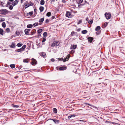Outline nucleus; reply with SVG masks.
<instances>
[{
	"label": "nucleus",
	"mask_w": 125,
	"mask_h": 125,
	"mask_svg": "<svg viewBox=\"0 0 125 125\" xmlns=\"http://www.w3.org/2000/svg\"><path fill=\"white\" fill-rule=\"evenodd\" d=\"M59 43L58 41H56L53 42L51 46V47H54V46H57L59 44Z\"/></svg>",
	"instance_id": "f257e3e1"
},
{
	"label": "nucleus",
	"mask_w": 125,
	"mask_h": 125,
	"mask_svg": "<svg viewBox=\"0 0 125 125\" xmlns=\"http://www.w3.org/2000/svg\"><path fill=\"white\" fill-rule=\"evenodd\" d=\"M104 16L106 19H109L111 18V15L110 13L106 12L104 14Z\"/></svg>",
	"instance_id": "f03ea898"
},
{
	"label": "nucleus",
	"mask_w": 125,
	"mask_h": 125,
	"mask_svg": "<svg viewBox=\"0 0 125 125\" xmlns=\"http://www.w3.org/2000/svg\"><path fill=\"white\" fill-rule=\"evenodd\" d=\"M58 68V67H57L56 68L57 69ZM67 69V67L65 66H63L62 67H60L58 69H57V70H59L60 71H63L66 70Z\"/></svg>",
	"instance_id": "7ed1b4c3"
},
{
	"label": "nucleus",
	"mask_w": 125,
	"mask_h": 125,
	"mask_svg": "<svg viewBox=\"0 0 125 125\" xmlns=\"http://www.w3.org/2000/svg\"><path fill=\"white\" fill-rule=\"evenodd\" d=\"M0 11L1 12V13L4 15H6L8 13V10L5 9H3L0 10Z\"/></svg>",
	"instance_id": "20e7f679"
},
{
	"label": "nucleus",
	"mask_w": 125,
	"mask_h": 125,
	"mask_svg": "<svg viewBox=\"0 0 125 125\" xmlns=\"http://www.w3.org/2000/svg\"><path fill=\"white\" fill-rule=\"evenodd\" d=\"M66 16L68 18H71L72 16L70 12L69 11H66Z\"/></svg>",
	"instance_id": "39448f33"
},
{
	"label": "nucleus",
	"mask_w": 125,
	"mask_h": 125,
	"mask_svg": "<svg viewBox=\"0 0 125 125\" xmlns=\"http://www.w3.org/2000/svg\"><path fill=\"white\" fill-rule=\"evenodd\" d=\"M33 5V3L31 2H30L29 3L27 4L25 6V8L26 9L30 6H32Z\"/></svg>",
	"instance_id": "423d86ee"
},
{
	"label": "nucleus",
	"mask_w": 125,
	"mask_h": 125,
	"mask_svg": "<svg viewBox=\"0 0 125 125\" xmlns=\"http://www.w3.org/2000/svg\"><path fill=\"white\" fill-rule=\"evenodd\" d=\"M31 60L32 61V62H31V64L32 65H33L34 64H37V62L35 59L32 58L31 59Z\"/></svg>",
	"instance_id": "0eeeda50"
},
{
	"label": "nucleus",
	"mask_w": 125,
	"mask_h": 125,
	"mask_svg": "<svg viewBox=\"0 0 125 125\" xmlns=\"http://www.w3.org/2000/svg\"><path fill=\"white\" fill-rule=\"evenodd\" d=\"M49 120H53V122L56 124H58L60 122L59 120L57 119H50Z\"/></svg>",
	"instance_id": "6e6552de"
},
{
	"label": "nucleus",
	"mask_w": 125,
	"mask_h": 125,
	"mask_svg": "<svg viewBox=\"0 0 125 125\" xmlns=\"http://www.w3.org/2000/svg\"><path fill=\"white\" fill-rule=\"evenodd\" d=\"M44 17H43L41 19H40L39 20V21L40 22L39 25H41L42 23L43 22L44 20Z\"/></svg>",
	"instance_id": "1a4fd4ad"
},
{
	"label": "nucleus",
	"mask_w": 125,
	"mask_h": 125,
	"mask_svg": "<svg viewBox=\"0 0 125 125\" xmlns=\"http://www.w3.org/2000/svg\"><path fill=\"white\" fill-rule=\"evenodd\" d=\"M19 2V0H16L12 3V5L14 6L17 5Z\"/></svg>",
	"instance_id": "9d476101"
},
{
	"label": "nucleus",
	"mask_w": 125,
	"mask_h": 125,
	"mask_svg": "<svg viewBox=\"0 0 125 125\" xmlns=\"http://www.w3.org/2000/svg\"><path fill=\"white\" fill-rule=\"evenodd\" d=\"M77 45H72L71 46L70 49L72 50L75 49L77 47Z\"/></svg>",
	"instance_id": "9b49d317"
},
{
	"label": "nucleus",
	"mask_w": 125,
	"mask_h": 125,
	"mask_svg": "<svg viewBox=\"0 0 125 125\" xmlns=\"http://www.w3.org/2000/svg\"><path fill=\"white\" fill-rule=\"evenodd\" d=\"M88 41L90 42H91L94 39L92 37H89L87 39Z\"/></svg>",
	"instance_id": "f8f14e48"
},
{
	"label": "nucleus",
	"mask_w": 125,
	"mask_h": 125,
	"mask_svg": "<svg viewBox=\"0 0 125 125\" xmlns=\"http://www.w3.org/2000/svg\"><path fill=\"white\" fill-rule=\"evenodd\" d=\"M24 32L25 34L27 35H30V34H29V31H28V29H26L24 30Z\"/></svg>",
	"instance_id": "ddd939ff"
},
{
	"label": "nucleus",
	"mask_w": 125,
	"mask_h": 125,
	"mask_svg": "<svg viewBox=\"0 0 125 125\" xmlns=\"http://www.w3.org/2000/svg\"><path fill=\"white\" fill-rule=\"evenodd\" d=\"M10 47L11 48H14L15 47V43L12 42V44L10 46Z\"/></svg>",
	"instance_id": "4468645a"
},
{
	"label": "nucleus",
	"mask_w": 125,
	"mask_h": 125,
	"mask_svg": "<svg viewBox=\"0 0 125 125\" xmlns=\"http://www.w3.org/2000/svg\"><path fill=\"white\" fill-rule=\"evenodd\" d=\"M85 104H86V105H89L90 106H92L94 108H96V107H95V106H94V105H92L91 104H89L88 103H85Z\"/></svg>",
	"instance_id": "2eb2a0df"
},
{
	"label": "nucleus",
	"mask_w": 125,
	"mask_h": 125,
	"mask_svg": "<svg viewBox=\"0 0 125 125\" xmlns=\"http://www.w3.org/2000/svg\"><path fill=\"white\" fill-rule=\"evenodd\" d=\"M105 123H112L113 124H117L116 123L111 122V121H106L105 122Z\"/></svg>",
	"instance_id": "dca6fc26"
},
{
	"label": "nucleus",
	"mask_w": 125,
	"mask_h": 125,
	"mask_svg": "<svg viewBox=\"0 0 125 125\" xmlns=\"http://www.w3.org/2000/svg\"><path fill=\"white\" fill-rule=\"evenodd\" d=\"M76 116V115H75V114H74L68 116V119H69L72 117H74Z\"/></svg>",
	"instance_id": "f3484780"
},
{
	"label": "nucleus",
	"mask_w": 125,
	"mask_h": 125,
	"mask_svg": "<svg viewBox=\"0 0 125 125\" xmlns=\"http://www.w3.org/2000/svg\"><path fill=\"white\" fill-rule=\"evenodd\" d=\"M101 29V27L100 26H97L95 29V30L96 31H98L99 30Z\"/></svg>",
	"instance_id": "a211bd4d"
},
{
	"label": "nucleus",
	"mask_w": 125,
	"mask_h": 125,
	"mask_svg": "<svg viewBox=\"0 0 125 125\" xmlns=\"http://www.w3.org/2000/svg\"><path fill=\"white\" fill-rule=\"evenodd\" d=\"M41 56L43 57V58H45L46 55L45 53L44 52H42L41 53Z\"/></svg>",
	"instance_id": "6ab92c4d"
},
{
	"label": "nucleus",
	"mask_w": 125,
	"mask_h": 125,
	"mask_svg": "<svg viewBox=\"0 0 125 125\" xmlns=\"http://www.w3.org/2000/svg\"><path fill=\"white\" fill-rule=\"evenodd\" d=\"M39 10L41 12H42L44 10V7L42 6L40 7L39 8Z\"/></svg>",
	"instance_id": "aec40b11"
},
{
	"label": "nucleus",
	"mask_w": 125,
	"mask_h": 125,
	"mask_svg": "<svg viewBox=\"0 0 125 125\" xmlns=\"http://www.w3.org/2000/svg\"><path fill=\"white\" fill-rule=\"evenodd\" d=\"M87 32V31L86 30H83L82 31V33L83 34H85Z\"/></svg>",
	"instance_id": "412c9836"
},
{
	"label": "nucleus",
	"mask_w": 125,
	"mask_h": 125,
	"mask_svg": "<svg viewBox=\"0 0 125 125\" xmlns=\"http://www.w3.org/2000/svg\"><path fill=\"white\" fill-rule=\"evenodd\" d=\"M33 26V25L32 24H28L27 25V27L28 28H31Z\"/></svg>",
	"instance_id": "4be33fe9"
},
{
	"label": "nucleus",
	"mask_w": 125,
	"mask_h": 125,
	"mask_svg": "<svg viewBox=\"0 0 125 125\" xmlns=\"http://www.w3.org/2000/svg\"><path fill=\"white\" fill-rule=\"evenodd\" d=\"M12 106L15 108H17L19 107V105H16L13 104H12Z\"/></svg>",
	"instance_id": "5701e85b"
},
{
	"label": "nucleus",
	"mask_w": 125,
	"mask_h": 125,
	"mask_svg": "<svg viewBox=\"0 0 125 125\" xmlns=\"http://www.w3.org/2000/svg\"><path fill=\"white\" fill-rule=\"evenodd\" d=\"M3 30L0 28V34L1 35H3Z\"/></svg>",
	"instance_id": "b1692460"
},
{
	"label": "nucleus",
	"mask_w": 125,
	"mask_h": 125,
	"mask_svg": "<svg viewBox=\"0 0 125 125\" xmlns=\"http://www.w3.org/2000/svg\"><path fill=\"white\" fill-rule=\"evenodd\" d=\"M29 60L28 59H24L23 60V62H24L28 63L29 62Z\"/></svg>",
	"instance_id": "393cba45"
},
{
	"label": "nucleus",
	"mask_w": 125,
	"mask_h": 125,
	"mask_svg": "<svg viewBox=\"0 0 125 125\" xmlns=\"http://www.w3.org/2000/svg\"><path fill=\"white\" fill-rule=\"evenodd\" d=\"M53 112L54 113H57V110L56 108H53Z\"/></svg>",
	"instance_id": "a878e982"
},
{
	"label": "nucleus",
	"mask_w": 125,
	"mask_h": 125,
	"mask_svg": "<svg viewBox=\"0 0 125 125\" xmlns=\"http://www.w3.org/2000/svg\"><path fill=\"white\" fill-rule=\"evenodd\" d=\"M93 21V19L91 20H89L88 21V23L90 24H92Z\"/></svg>",
	"instance_id": "bb28decb"
},
{
	"label": "nucleus",
	"mask_w": 125,
	"mask_h": 125,
	"mask_svg": "<svg viewBox=\"0 0 125 125\" xmlns=\"http://www.w3.org/2000/svg\"><path fill=\"white\" fill-rule=\"evenodd\" d=\"M45 3V2L43 0H41L40 1V4L41 5H43Z\"/></svg>",
	"instance_id": "cd10ccee"
},
{
	"label": "nucleus",
	"mask_w": 125,
	"mask_h": 125,
	"mask_svg": "<svg viewBox=\"0 0 125 125\" xmlns=\"http://www.w3.org/2000/svg\"><path fill=\"white\" fill-rule=\"evenodd\" d=\"M10 66L12 69H13L15 67V65L14 64H11L10 65Z\"/></svg>",
	"instance_id": "c85d7f7f"
},
{
	"label": "nucleus",
	"mask_w": 125,
	"mask_h": 125,
	"mask_svg": "<svg viewBox=\"0 0 125 125\" xmlns=\"http://www.w3.org/2000/svg\"><path fill=\"white\" fill-rule=\"evenodd\" d=\"M51 13L50 12H48L46 14V15L48 17H50L51 15Z\"/></svg>",
	"instance_id": "c756f323"
},
{
	"label": "nucleus",
	"mask_w": 125,
	"mask_h": 125,
	"mask_svg": "<svg viewBox=\"0 0 125 125\" xmlns=\"http://www.w3.org/2000/svg\"><path fill=\"white\" fill-rule=\"evenodd\" d=\"M6 32L7 33H9L10 32V30L9 28H7L6 29Z\"/></svg>",
	"instance_id": "7c9ffc66"
},
{
	"label": "nucleus",
	"mask_w": 125,
	"mask_h": 125,
	"mask_svg": "<svg viewBox=\"0 0 125 125\" xmlns=\"http://www.w3.org/2000/svg\"><path fill=\"white\" fill-rule=\"evenodd\" d=\"M26 46L25 45H23L21 48V49H22V50L23 51H24V49L26 47Z\"/></svg>",
	"instance_id": "2f4dec72"
},
{
	"label": "nucleus",
	"mask_w": 125,
	"mask_h": 125,
	"mask_svg": "<svg viewBox=\"0 0 125 125\" xmlns=\"http://www.w3.org/2000/svg\"><path fill=\"white\" fill-rule=\"evenodd\" d=\"M2 27L3 28H5L6 27V24L5 22H3L2 24Z\"/></svg>",
	"instance_id": "473e14b6"
},
{
	"label": "nucleus",
	"mask_w": 125,
	"mask_h": 125,
	"mask_svg": "<svg viewBox=\"0 0 125 125\" xmlns=\"http://www.w3.org/2000/svg\"><path fill=\"white\" fill-rule=\"evenodd\" d=\"M23 44L22 43H18L17 45V46L18 47H20Z\"/></svg>",
	"instance_id": "72a5a7b5"
},
{
	"label": "nucleus",
	"mask_w": 125,
	"mask_h": 125,
	"mask_svg": "<svg viewBox=\"0 0 125 125\" xmlns=\"http://www.w3.org/2000/svg\"><path fill=\"white\" fill-rule=\"evenodd\" d=\"M42 31V29H40L38 30L37 32L38 33H40Z\"/></svg>",
	"instance_id": "f704fd0d"
},
{
	"label": "nucleus",
	"mask_w": 125,
	"mask_h": 125,
	"mask_svg": "<svg viewBox=\"0 0 125 125\" xmlns=\"http://www.w3.org/2000/svg\"><path fill=\"white\" fill-rule=\"evenodd\" d=\"M20 34V33L19 31H17L16 32V35H17V36H19Z\"/></svg>",
	"instance_id": "c9c22d12"
},
{
	"label": "nucleus",
	"mask_w": 125,
	"mask_h": 125,
	"mask_svg": "<svg viewBox=\"0 0 125 125\" xmlns=\"http://www.w3.org/2000/svg\"><path fill=\"white\" fill-rule=\"evenodd\" d=\"M79 39L81 40H83L84 39V38L82 37V36L80 35L79 37Z\"/></svg>",
	"instance_id": "e433bc0d"
},
{
	"label": "nucleus",
	"mask_w": 125,
	"mask_h": 125,
	"mask_svg": "<svg viewBox=\"0 0 125 125\" xmlns=\"http://www.w3.org/2000/svg\"><path fill=\"white\" fill-rule=\"evenodd\" d=\"M78 4H80L82 3L83 1V0H77Z\"/></svg>",
	"instance_id": "4c0bfd02"
},
{
	"label": "nucleus",
	"mask_w": 125,
	"mask_h": 125,
	"mask_svg": "<svg viewBox=\"0 0 125 125\" xmlns=\"http://www.w3.org/2000/svg\"><path fill=\"white\" fill-rule=\"evenodd\" d=\"M33 32L32 31H31V34H30V35H32L34 34L35 33V31H36V30L35 29H34L33 30Z\"/></svg>",
	"instance_id": "58836bf2"
},
{
	"label": "nucleus",
	"mask_w": 125,
	"mask_h": 125,
	"mask_svg": "<svg viewBox=\"0 0 125 125\" xmlns=\"http://www.w3.org/2000/svg\"><path fill=\"white\" fill-rule=\"evenodd\" d=\"M47 32H44L43 34V37H45L46 36H47Z\"/></svg>",
	"instance_id": "ea45409f"
},
{
	"label": "nucleus",
	"mask_w": 125,
	"mask_h": 125,
	"mask_svg": "<svg viewBox=\"0 0 125 125\" xmlns=\"http://www.w3.org/2000/svg\"><path fill=\"white\" fill-rule=\"evenodd\" d=\"M70 55H68L65 58L66 60L67 61H68L70 57Z\"/></svg>",
	"instance_id": "a19ab883"
},
{
	"label": "nucleus",
	"mask_w": 125,
	"mask_h": 125,
	"mask_svg": "<svg viewBox=\"0 0 125 125\" xmlns=\"http://www.w3.org/2000/svg\"><path fill=\"white\" fill-rule=\"evenodd\" d=\"M9 8L10 10H11L13 9V7L12 5H10L9 6Z\"/></svg>",
	"instance_id": "79ce46f5"
},
{
	"label": "nucleus",
	"mask_w": 125,
	"mask_h": 125,
	"mask_svg": "<svg viewBox=\"0 0 125 125\" xmlns=\"http://www.w3.org/2000/svg\"><path fill=\"white\" fill-rule=\"evenodd\" d=\"M23 51V50H22V49H21V48L18 49L17 50V52H21Z\"/></svg>",
	"instance_id": "37998d69"
},
{
	"label": "nucleus",
	"mask_w": 125,
	"mask_h": 125,
	"mask_svg": "<svg viewBox=\"0 0 125 125\" xmlns=\"http://www.w3.org/2000/svg\"><path fill=\"white\" fill-rule=\"evenodd\" d=\"M38 22H36L34 23L33 24V25L34 27L36 26H37L38 25Z\"/></svg>",
	"instance_id": "c03bdc74"
},
{
	"label": "nucleus",
	"mask_w": 125,
	"mask_h": 125,
	"mask_svg": "<svg viewBox=\"0 0 125 125\" xmlns=\"http://www.w3.org/2000/svg\"><path fill=\"white\" fill-rule=\"evenodd\" d=\"M108 22H105L104 23V27L105 28L106 26H107L108 24Z\"/></svg>",
	"instance_id": "a18cd8bd"
},
{
	"label": "nucleus",
	"mask_w": 125,
	"mask_h": 125,
	"mask_svg": "<svg viewBox=\"0 0 125 125\" xmlns=\"http://www.w3.org/2000/svg\"><path fill=\"white\" fill-rule=\"evenodd\" d=\"M43 40L42 41V42H45L46 40V38L45 37H44L43 38Z\"/></svg>",
	"instance_id": "49530a36"
},
{
	"label": "nucleus",
	"mask_w": 125,
	"mask_h": 125,
	"mask_svg": "<svg viewBox=\"0 0 125 125\" xmlns=\"http://www.w3.org/2000/svg\"><path fill=\"white\" fill-rule=\"evenodd\" d=\"M28 14L30 15V16H31L33 14V11H31L29 12Z\"/></svg>",
	"instance_id": "de8ad7c7"
},
{
	"label": "nucleus",
	"mask_w": 125,
	"mask_h": 125,
	"mask_svg": "<svg viewBox=\"0 0 125 125\" xmlns=\"http://www.w3.org/2000/svg\"><path fill=\"white\" fill-rule=\"evenodd\" d=\"M5 21V19L3 18H0V21Z\"/></svg>",
	"instance_id": "09e8293b"
},
{
	"label": "nucleus",
	"mask_w": 125,
	"mask_h": 125,
	"mask_svg": "<svg viewBox=\"0 0 125 125\" xmlns=\"http://www.w3.org/2000/svg\"><path fill=\"white\" fill-rule=\"evenodd\" d=\"M75 32L73 31L71 33V35L72 36H73L74 35Z\"/></svg>",
	"instance_id": "8fccbe9b"
},
{
	"label": "nucleus",
	"mask_w": 125,
	"mask_h": 125,
	"mask_svg": "<svg viewBox=\"0 0 125 125\" xmlns=\"http://www.w3.org/2000/svg\"><path fill=\"white\" fill-rule=\"evenodd\" d=\"M101 32V31H97L96 32V33L97 35H98Z\"/></svg>",
	"instance_id": "3c124183"
},
{
	"label": "nucleus",
	"mask_w": 125,
	"mask_h": 125,
	"mask_svg": "<svg viewBox=\"0 0 125 125\" xmlns=\"http://www.w3.org/2000/svg\"><path fill=\"white\" fill-rule=\"evenodd\" d=\"M82 22V21L81 20H80L77 23V24H79L81 23Z\"/></svg>",
	"instance_id": "603ef678"
},
{
	"label": "nucleus",
	"mask_w": 125,
	"mask_h": 125,
	"mask_svg": "<svg viewBox=\"0 0 125 125\" xmlns=\"http://www.w3.org/2000/svg\"><path fill=\"white\" fill-rule=\"evenodd\" d=\"M58 60L59 61H63V58H59L58 59Z\"/></svg>",
	"instance_id": "864d4df0"
},
{
	"label": "nucleus",
	"mask_w": 125,
	"mask_h": 125,
	"mask_svg": "<svg viewBox=\"0 0 125 125\" xmlns=\"http://www.w3.org/2000/svg\"><path fill=\"white\" fill-rule=\"evenodd\" d=\"M49 22V20L48 19H46L45 20V23H47Z\"/></svg>",
	"instance_id": "5fc2aeb1"
},
{
	"label": "nucleus",
	"mask_w": 125,
	"mask_h": 125,
	"mask_svg": "<svg viewBox=\"0 0 125 125\" xmlns=\"http://www.w3.org/2000/svg\"><path fill=\"white\" fill-rule=\"evenodd\" d=\"M75 52L73 50H72L70 52V53H74V52Z\"/></svg>",
	"instance_id": "6e6d98bb"
},
{
	"label": "nucleus",
	"mask_w": 125,
	"mask_h": 125,
	"mask_svg": "<svg viewBox=\"0 0 125 125\" xmlns=\"http://www.w3.org/2000/svg\"><path fill=\"white\" fill-rule=\"evenodd\" d=\"M96 93H98V95H99V94H101V93L99 91H96V92H95Z\"/></svg>",
	"instance_id": "4d7b16f0"
},
{
	"label": "nucleus",
	"mask_w": 125,
	"mask_h": 125,
	"mask_svg": "<svg viewBox=\"0 0 125 125\" xmlns=\"http://www.w3.org/2000/svg\"><path fill=\"white\" fill-rule=\"evenodd\" d=\"M10 4H11L10 2L8 1L7 5H10Z\"/></svg>",
	"instance_id": "13d9d810"
},
{
	"label": "nucleus",
	"mask_w": 125,
	"mask_h": 125,
	"mask_svg": "<svg viewBox=\"0 0 125 125\" xmlns=\"http://www.w3.org/2000/svg\"><path fill=\"white\" fill-rule=\"evenodd\" d=\"M26 0H21V3H22L23 2L25 1Z\"/></svg>",
	"instance_id": "bf43d9fd"
},
{
	"label": "nucleus",
	"mask_w": 125,
	"mask_h": 125,
	"mask_svg": "<svg viewBox=\"0 0 125 125\" xmlns=\"http://www.w3.org/2000/svg\"><path fill=\"white\" fill-rule=\"evenodd\" d=\"M51 61L52 62H53L55 60L54 59V58H52L51 59Z\"/></svg>",
	"instance_id": "052dcab7"
},
{
	"label": "nucleus",
	"mask_w": 125,
	"mask_h": 125,
	"mask_svg": "<svg viewBox=\"0 0 125 125\" xmlns=\"http://www.w3.org/2000/svg\"><path fill=\"white\" fill-rule=\"evenodd\" d=\"M62 2L64 3H65L66 2L65 0H62Z\"/></svg>",
	"instance_id": "680f3d73"
},
{
	"label": "nucleus",
	"mask_w": 125,
	"mask_h": 125,
	"mask_svg": "<svg viewBox=\"0 0 125 125\" xmlns=\"http://www.w3.org/2000/svg\"><path fill=\"white\" fill-rule=\"evenodd\" d=\"M89 20V19H88V17H87L86 18V19H85V20L86 21H89V20Z\"/></svg>",
	"instance_id": "e2e57ef3"
},
{
	"label": "nucleus",
	"mask_w": 125,
	"mask_h": 125,
	"mask_svg": "<svg viewBox=\"0 0 125 125\" xmlns=\"http://www.w3.org/2000/svg\"><path fill=\"white\" fill-rule=\"evenodd\" d=\"M22 67V66H19L18 67V69H19V70H20V69H21V67Z\"/></svg>",
	"instance_id": "0e129e2a"
},
{
	"label": "nucleus",
	"mask_w": 125,
	"mask_h": 125,
	"mask_svg": "<svg viewBox=\"0 0 125 125\" xmlns=\"http://www.w3.org/2000/svg\"><path fill=\"white\" fill-rule=\"evenodd\" d=\"M66 61H67L66 60V59L65 58L63 59V61L64 62H65Z\"/></svg>",
	"instance_id": "69168bd1"
},
{
	"label": "nucleus",
	"mask_w": 125,
	"mask_h": 125,
	"mask_svg": "<svg viewBox=\"0 0 125 125\" xmlns=\"http://www.w3.org/2000/svg\"><path fill=\"white\" fill-rule=\"evenodd\" d=\"M81 29L80 28H79L78 29H77V31H80L81 30Z\"/></svg>",
	"instance_id": "338daca9"
},
{
	"label": "nucleus",
	"mask_w": 125,
	"mask_h": 125,
	"mask_svg": "<svg viewBox=\"0 0 125 125\" xmlns=\"http://www.w3.org/2000/svg\"><path fill=\"white\" fill-rule=\"evenodd\" d=\"M55 0H51V2H54Z\"/></svg>",
	"instance_id": "774afa93"
}]
</instances>
